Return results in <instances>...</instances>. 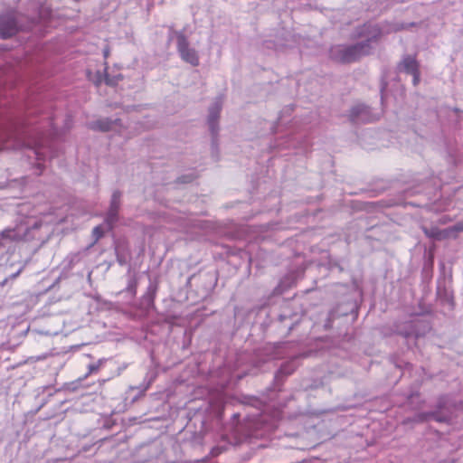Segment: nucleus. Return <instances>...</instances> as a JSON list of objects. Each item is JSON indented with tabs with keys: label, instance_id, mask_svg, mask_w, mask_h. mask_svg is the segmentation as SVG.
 <instances>
[{
	"label": "nucleus",
	"instance_id": "1",
	"mask_svg": "<svg viewBox=\"0 0 463 463\" xmlns=\"http://www.w3.org/2000/svg\"><path fill=\"white\" fill-rule=\"evenodd\" d=\"M382 34V31L377 25H365L360 33V36L365 39V42L354 45H336L331 49V56L337 61L353 62L371 52L372 43Z\"/></svg>",
	"mask_w": 463,
	"mask_h": 463
},
{
	"label": "nucleus",
	"instance_id": "2",
	"mask_svg": "<svg viewBox=\"0 0 463 463\" xmlns=\"http://www.w3.org/2000/svg\"><path fill=\"white\" fill-rule=\"evenodd\" d=\"M177 52L181 59L192 66L199 65V55L197 51L191 47L186 37L181 32L176 33Z\"/></svg>",
	"mask_w": 463,
	"mask_h": 463
},
{
	"label": "nucleus",
	"instance_id": "3",
	"mask_svg": "<svg viewBox=\"0 0 463 463\" xmlns=\"http://www.w3.org/2000/svg\"><path fill=\"white\" fill-rule=\"evenodd\" d=\"M400 70L404 71L405 72L411 74L413 79V85H417L420 81V72H419V64L413 56H405L401 63Z\"/></svg>",
	"mask_w": 463,
	"mask_h": 463
},
{
	"label": "nucleus",
	"instance_id": "4",
	"mask_svg": "<svg viewBox=\"0 0 463 463\" xmlns=\"http://www.w3.org/2000/svg\"><path fill=\"white\" fill-rule=\"evenodd\" d=\"M350 118L354 122H370L375 119L370 109L364 104L354 106L350 111Z\"/></svg>",
	"mask_w": 463,
	"mask_h": 463
},
{
	"label": "nucleus",
	"instance_id": "5",
	"mask_svg": "<svg viewBox=\"0 0 463 463\" xmlns=\"http://www.w3.org/2000/svg\"><path fill=\"white\" fill-rule=\"evenodd\" d=\"M120 193L114 192L111 197L110 207L107 213L105 222L108 230L111 229L112 224L116 222L118 216V211L120 205Z\"/></svg>",
	"mask_w": 463,
	"mask_h": 463
},
{
	"label": "nucleus",
	"instance_id": "6",
	"mask_svg": "<svg viewBox=\"0 0 463 463\" xmlns=\"http://www.w3.org/2000/svg\"><path fill=\"white\" fill-rule=\"evenodd\" d=\"M26 228L24 225H18L14 229L8 228L0 233V246L5 241H19L25 237Z\"/></svg>",
	"mask_w": 463,
	"mask_h": 463
},
{
	"label": "nucleus",
	"instance_id": "7",
	"mask_svg": "<svg viewBox=\"0 0 463 463\" xmlns=\"http://www.w3.org/2000/svg\"><path fill=\"white\" fill-rule=\"evenodd\" d=\"M16 22L13 18L3 19L0 22V34L2 38H8L17 32Z\"/></svg>",
	"mask_w": 463,
	"mask_h": 463
},
{
	"label": "nucleus",
	"instance_id": "8",
	"mask_svg": "<svg viewBox=\"0 0 463 463\" xmlns=\"http://www.w3.org/2000/svg\"><path fill=\"white\" fill-rule=\"evenodd\" d=\"M117 124L118 123L116 121L112 122V121H109V120H99L94 124L93 128L96 129L102 130V131H108V130L115 129Z\"/></svg>",
	"mask_w": 463,
	"mask_h": 463
},
{
	"label": "nucleus",
	"instance_id": "9",
	"mask_svg": "<svg viewBox=\"0 0 463 463\" xmlns=\"http://www.w3.org/2000/svg\"><path fill=\"white\" fill-rule=\"evenodd\" d=\"M220 110H221L220 105H216L210 111L209 120L208 121H209V126H210V128H211L213 132L215 131V125H216V121H217Z\"/></svg>",
	"mask_w": 463,
	"mask_h": 463
},
{
	"label": "nucleus",
	"instance_id": "10",
	"mask_svg": "<svg viewBox=\"0 0 463 463\" xmlns=\"http://www.w3.org/2000/svg\"><path fill=\"white\" fill-rule=\"evenodd\" d=\"M120 79V75H117L111 78L109 74L106 75L105 80L108 85H115L118 80Z\"/></svg>",
	"mask_w": 463,
	"mask_h": 463
},
{
	"label": "nucleus",
	"instance_id": "11",
	"mask_svg": "<svg viewBox=\"0 0 463 463\" xmlns=\"http://www.w3.org/2000/svg\"><path fill=\"white\" fill-rule=\"evenodd\" d=\"M104 232V230L101 226H97L93 229V233L96 236V239H99Z\"/></svg>",
	"mask_w": 463,
	"mask_h": 463
},
{
	"label": "nucleus",
	"instance_id": "12",
	"mask_svg": "<svg viewBox=\"0 0 463 463\" xmlns=\"http://www.w3.org/2000/svg\"><path fill=\"white\" fill-rule=\"evenodd\" d=\"M454 230L458 232H463V223H458L454 226Z\"/></svg>",
	"mask_w": 463,
	"mask_h": 463
},
{
	"label": "nucleus",
	"instance_id": "13",
	"mask_svg": "<svg viewBox=\"0 0 463 463\" xmlns=\"http://www.w3.org/2000/svg\"><path fill=\"white\" fill-rule=\"evenodd\" d=\"M21 270H22V269H19L17 270V272H15L14 274H13V275L11 276V277H12V279L16 278V277L19 275V273L21 272Z\"/></svg>",
	"mask_w": 463,
	"mask_h": 463
},
{
	"label": "nucleus",
	"instance_id": "14",
	"mask_svg": "<svg viewBox=\"0 0 463 463\" xmlns=\"http://www.w3.org/2000/svg\"><path fill=\"white\" fill-rule=\"evenodd\" d=\"M34 153L37 156V157L39 158L40 157V153L38 151H35Z\"/></svg>",
	"mask_w": 463,
	"mask_h": 463
}]
</instances>
